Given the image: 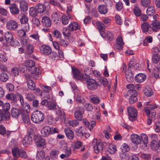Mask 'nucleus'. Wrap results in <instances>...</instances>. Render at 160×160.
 I'll return each mask as SVG.
<instances>
[{"label":"nucleus","instance_id":"16","mask_svg":"<svg viewBox=\"0 0 160 160\" xmlns=\"http://www.w3.org/2000/svg\"><path fill=\"white\" fill-rule=\"evenodd\" d=\"M17 23L14 20H10L8 22L7 24V29L11 30H14L17 28Z\"/></svg>","mask_w":160,"mask_h":160},{"label":"nucleus","instance_id":"6","mask_svg":"<svg viewBox=\"0 0 160 160\" xmlns=\"http://www.w3.org/2000/svg\"><path fill=\"white\" fill-rule=\"evenodd\" d=\"M25 64L29 72L31 73H39V69L35 67V62L31 60H28L25 61Z\"/></svg>","mask_w":160,"mask_h":160},{"label":"nucleus","instance_id":"40","mask_svg":"<svg viewBox=\"0 0 160 160\" xmlns=\"http://www.w3.org/2000/svg\"><path fill=\"white\" fill-rule=\"evenodd\" d=\"M143 91L145 95L148 97L151 96L153 94L152 89L149 87L146 88Z\"/></svg>","mask_w":160,"mask_h":160},{"label":"nucleus","instance_id":"5","mask_svg":"<svg viewBox=\"0 0 160 160\" xmlns=\"http://www.w3.org/2000/svg\"><path fill=\"white\" fill-rule=\"evenodd\" d=\"M31 118L33 122L39 124L43 122L44 119V114L41 111L36 110L32 114Z\"/></svg>","mask_w":160,"mask_h":160},{"label":"nucleus","instance_id":"24","mask_svg":"<svg viewBox=\"0 0 160 160\" xmlns=\"http://www.w3.org/2000/svg\"><path fill=\"white\" fill-rule=\"evenodd\" d=\"M19 7L21 11L25 12L28 9V6L27 2L24 0L19 1Z\"/></svg>","mask_w":160,"mask_h":160},{"label":"nucleus","instance_id":"57","mask_svg":"<svg viewBox=\"0 0 160 160\" xmlns=\"http://www.w3.org/2000/svg\"><path fill=\"white\" fill-rule=\"evenodd\" d=\"M48 106L50 110H54L56 108L55 104L52 101L49 102Z\"/></svg>","mask_w":160,"mask_h":160},{"label":"nucleus","instance_id":"12","mask_svg":"<svg viewBox=\"0 0 160 160\" xmlns=\"http://www.w3.org/2000/svg\"><path fill=\"white\" fill-rule=\"evenodd\" d=\"M34 141L38 147H43L45 144V141L40 136H35L34 137Z\"/></svg>","mask_w":160,"mask_h":160},{"label":"nucleus","instance_id":"29","mask_svg":"<svg viewBox=\"0 0 160 160\" xmlns=\"http://www.w3.org/2000/svg\"><path fill=\"white\" fill-rule=\"evenodd\" d=\"M150 146L152 149L154 150H158L159 149L160 146L159 145V142L154 140H152L150 143Z\"/></svg>","mask_w":160,"mask_h":160},{"label":"nucleus","instance_id":"59","mask_svg":"<svg viewBox=\"0 0 160 160\" xmlns=\"http://www.w3.org/2000/svg\"><path fill=\"white\" fill-rule=\"evenodd\" d=\"M18 69L20 72H24L27 70V69H28V68L25 64L24 65L20 64L19 65Z\"/></svg>","mask_w":160,"mask_h":160},{"label":"nucleus","instance_id":"55","mask_svg":"<svg viewBox=\"0 0 160 160\" xmlns=\"http://www.w3.org/2000/svg\"><path fill=\"white\" fill-rule=\"evenodd\" d=\"M150 0H141V4L144 7H147L150 5Z\"/></svg>","mask_w":160,"mask_h":160},{"label":"nucleus","instance_id":"49","mask_svg":"<svg viewBox=\"0 0 160 160\" xmlns=\"http://www.w3.org/2000/svg\"><path fill=\"white\" fill-rule=\"evenodd\" d=\"M8 43L11 46L16 47L18 45L19 42L16 39H14L13 38Z\"/></svg>","mask_w":160,"mask_h":160},{"label":"nucleus","instance_id":"20","mask_svg":"<svg viewBox=\"0 0 160 160\" xmlns=\"http://www.w3.org/2000/svg\"><path fill=\"white\" fill-rule=\"evenodd\" d=\"M10 116L9 112H5L2 110H0V121L9 119Z\"/></svg>","mask_w":160,"mask_h":160},{"label":"nucleus","instance_id":"8","mask_svg":"<svg viewBox=\"0 0 160 160\" xmlns=\"http://www.w3.org/2000/svg\"><path fill=\"white\" fill-rule=\"evenodd\" d=\"M127 111L129 120L133 121L137 115L136 110L134 107H130L127 108Z\"/></svg>","mask_w":160,"mask_h":160},{"label":"nucleus","instance_id":"27","mask_svg":"<svg viewBox=\"0 0 160 160\" xmlns=\"http://www.w3.org/2000/svg\"><path fill=\"white\" fill-rule=\"evenodd\" d=\"M38 13H43L46 10L45 6L42 4H37L35 7Z\"/></svg>","mask_w":160,"mask_h":160},{"label":"nucleus","instance_id":"23","mask_svg":"<svg viewBox=\"0 0 160 160\" xmlns=\"http://www.w3.org/2000/svg\"><path fill=\"white\" fill-rule=\"evenodd\" d=\"M136 82L139 83H142L146 79V75L145 74L140 73L137 74L135 77Z\"/></svg>","mask_w":160,"mask_h":160},{"label":"nucleus","instance_id":"36","mask_svg":"<svg viewBox=\"0 0 160 160\" xmlns=\"http://www.w3.org/2000/svg\"><path fill=\"white\" fill-rule=\"evenodd\" d=\"M38 12L34 7H32L29 8V14L32 17H36L38 15Z\"/></svg>","mask_w":160,"mask_h":160},{"label":"nucleus","instance_id":"25","mask_svg":"<svg viewBox=\"0 0 160 160\" xmlns=\"http://www.w3.org/2000/svg\"><path fill=\"white\" fill-rule=\"evenodd\" d=\"M11 113L13 118H17L20 114H22L20 110L14 108H12L11 110Z\"/></svg>","mask_w":160,"mask_h":160},{"label":"nucleus","instance_id":"18","mask_svg":"<svg viewBox=\"0 0 160 160\" xmlns=\"http://www.w3.org/2000/svg\"><path fill=\"white\" fill-rule=\"evenodd\" d=\"M84 124L89 129L90 131L92 130L93 127L96 125V122L94 121H92L89 122L86 118L83 120Z\"/></svg>","mask_w":160,"mask_h":160},{"label":"nucleus","instance_id":"19","mask_svg":"<svg viewBox=\"0 0 160 160\" xmlns=\"http://www.w3.org/2000/svg\"><path fill=\"white\" fill-rule=\"evenodd\" d=\"M41 23L44 27L48 28L51 25V21L49 17L47 16H44L42 19Z\"/></svg>","mask_w":160,"mask_h":160},{"label":"nucleus","instance_id":"7","mask_svg":"<svg viewBox=\"0 0 160 160\" xmlns=\"http://www.w3.org/2000/svg\"><path fill=\"white\" fill-rule=\"evenodd\" d=\"M68 27V30L67 29H66L65 31L63 32V35L67 37H69L70 35V31H72L73 30L80 29L79 25L76 22L71 23Z\"/></svg>","mask_w":160,"mask_h":160},{"label":"nucleus","instance_id":"11","mask_svg":"<svg viewBox=\"0 0 160 160\" xmlns=\"http://www.w3.org/2000/svg\"><path fill=\"white\" fill-rule=\"evenodd\" d=\"M83 107H77L76 108V111L74 113L75 118L78 121H81L83 118L82 114L84 112Z\"/></svg>","mask_w":160,"mask_h":160},{"label":"nucleus","instance_id":"46","mask_svg":"<svg viewBox=\"0 0 160 160\" xmlns=\"http://www.w3.org/2000/svg\"><path fill=\"white\" fill-rule=\"evenodd\" d=\"M45 155V152L41 151L38 152L36 158L38 160H41L44 159Z\"/></svg>","mask_w":160,"mask_h":160},{"label":"nucleus","instance_id":"17","mask_svg":"<svg viewBox=\"0 0 160 160\" xmlns=\"http://www.w3.org/2000/svg\"><path fill=\"white\" fill-rule=\"evenodd\" d=\"M51 128L49 126H45L41 130V133L42 136L46 137L48 136L49 134H52L51 132Z\"/></svg>","mask_w":160,"mask_h":160},{"label":"nucleus","instance_id":"3","mask_svg":"<svg viewBox=\"0 0 160 160\" xmlns=\"http://www.w3.org/2000/svg\"><path fill=\"white\" fill-rule=\"evenodd\" d=\"M6 98L8 100L13 101L14 103H17L19 101L21 103V108L24 107L23 97L19 93H17L16 94H14L13 93L8 94L6 96Z\"/></svg>","mask_w":160,"mask_h":160},{"label":"nucleus","instance_id":"44","mask_svg":"<svg viewBox=\"0 0 160 160\" xmlns=\"http://www.w3.org/2000/svg\"><path fill=\"white\" fill-rule=\"evenodd\" d=\"M59 152L56 150H53L51 151L50 156L52 159H56L58 157Z\"/></svg>","mask_w":160,"mask_h":160},{"label":"nucleus","instance_id":"52","mask_svg":"<svg viewBox=\"0 0 160 160\" xmlns=\"http://www.w3.org/2000/svg\"><path fill=\"white\" fill-rule=\"evenodd\" d=\"M120 159H126L128 160L129 155L127 153L122 152L120 154Z\"/></svg>","mask_w":160,"mask_h":160},{"label":"nucleus","instance_id":"61","mask_svg":"<svg viewBox=\"0 0 160 160\" xmlns=\"http://www.w3.org/2000/svg\"><path fill=\"white\" fill-rule=\"evenodd\" d=\"M106 38L110 41H111L114 38L113 35L110 32L108 31L106 33Z\"/></svg>","mask_w":160,"mask_h":160},{"label":"nucleus","instance_id":"13","mask_svg":"<svg viewBox=\"0 0 160 160\" xmlns=\"http://www.w3.org/2000/svg\"><path fill=\"white\" fill-rule=\"evenodd\" d=\"M150 27L153 31H158L160 30V21L156 20L153 21Z\"/></svg>","mask_w":160,"mask_h":160},{"label":"nucleus","instance_id":"9","mask_svg":"<svg viewBox=\"0 0 160 160\" xmlns=\"http://www.w3.org/2000/svg\"><path fill=\"white\" fill-rule=\"evenodd\" d=\"M128 94H130L129 100L130 104L134 103L137 101L138 99L137 96L138 95V92L136 90H129L128 91Z\"/></svg>","mask_w":160,"mask_h":160},{"label":"nucleus","instance_id":"26","mask_svg":"<svg viewBox=\"0 0 160 160\" xmlns=\"http://www.w3.org/2000/svg\"><path fill=\"white\" fill-rule=\"evenodd\" d=\"M132 142L136 144L140 143V136L136 134H133L131 135Z\"/></svg>","mask_w":160,"mask_h":160},{"label":"nucleus","instance_id":"51","mask_svg":"<svg viewBox=\"0 0 160 160\" xmlns=\"http://www.w3.org/2000/svg\"><path fill=\"white\" fill-rule=\"evenodd\" d=\"M52 34L53 36L56 38H60L62 36L60 32L57 30H54L52 31Z\"/></svg>","mask_w":160,"mask_h":160},{"label":"nucleus","instance_id":"32","mask_svg":"<svg viewBox=\"0 0 160 160\" xmlns=\"http://www.w3.org/2000/svg\"><path fill=\"white\" fill-rule=\"evenodd\" d=\"M117 147L115 145H110L107 149V151L111 154H114L116 151Z\"/></svg>","mask_w":160,"mask_h":160},{"label":"nucleus","instance_id":"30","mask_svg":"<svg viewBox=\"0 0 160 160\" xmlns=\"http://www.w3.org/2000/svg\"><path fill=\"white\" fill-rule=\"evenodd\" d=\"M98 10L99 13L101 14H105L108 11L106 6L105 5H101L99 6L98 8Z\"/></svg>","mask_w":160,"mask_h":160},{"label":"nucleus","instance_id":"21","mask_svg":"<svg viewBox=\"0 0 160 160\" xmlns=\"http://www.w3.org/2000/svg\"><path fill=\"white\" fill-rule=\"evenodd\" d=\"M82 142L79 141H74L73 142V145H72V150L74 152H77L82 145Z\"/></svg>","mask_w":160,"mask_h":160},{"label":"nucleus","instance_id":"15","mask_svg":"<svg viewBox=\"0 0 160 160\" xmlns=\"http://www.w3.org/2000/svg\"><path fill=\"white\" fill-rule=\"evenodd\" d=\"M9 8L10 9V12L12 14L17 15L19 12V9L17 5L15 3L10 4L9 6Z\"/></svg>","mask_w":160,"mask_h":160},{"label":"nucleus","instance_id":"60","mask_svg":"<svg viewBox=\"0 0 160 160\" xmlns=\"http://www.w3.org/2000/svg\"><path fill=\"white\" fill-rule=\"evenodd\" d=\"M115 7L117 11H120L123 8V4L122 2H119L116 3Z\"/></svg>","mask_w":160,"mask_h":160},{"label":"nucleus","instance_id":"50","mask_svg":"<svg viewBox=\"0 0 160 160\" xmlns=\"http://www.w3.org/2000/svg\"><path fill=\"white\" fill-rule=\"evenodd\" d=\"M28 17L25 15H23L20 19V21L22 24L28 23Z\"/></svg>","mask_w":160,"mask_h":160},{"label":"nucleus","instance_id":"28","mask_svg":"<svg viewBox=\"0 0 160 160\" xmlns=\"http://www.w3.org/2000/svg\"><path fill=\"white\" fill-rule=\"evenodd\" d=\"M64 131L67 137L69 139H72L74 137L73 131L69 128H67L64 129Z\"/></svg>","mask_w":160,"mask_h":160},{"label":"nucleus","instance_id":"45","mask_svg":"<svg viewBox=\"0 0 160 160\" xmlns=\"http://www.w3.org/2000/svg\"><path fill=\"white\" fill-rule=\"evenodd\" d=\"M74 97L76 98V101L77 103H82V100L83 98L81 96V94L78 92H75Z\"/></svg>","mask_w":160,"mask_h":160},{"label":"nucleus","instance_id":"41","mask_svg":"<svg viewBox=\"0 0 160 160\" xmlns=\"http://www.w3.org/2000/svg\"><path fill=\"white\" fill-rule=\"evenodd\" d=\"M150 25L147 22L142 23L141 25V27L142 31L145 32H148L149 28H150Z\"/></svg>","mask_w":160,"mask_h":160},{"label":"nucleus","instance_id":"2","mask_svg":"<svg viewBox=\"0 0 160 160\" xmlns=\"http://www.w3.org/2000/svg\"><path fill=\"white\" fill-rule=\"evenodd\" d=\"M12 152L14 158V160L19 157L28 160L30 159L26 152L23 149L18 147H13L12 148Z\"/></svg>","mask_w":160,"mask_h":160},{"label":"nucleus","instance_id":"62","mask_svg":"<svg viewBox=\"0 0 160 160\" xmlns=\"http://www.w3.org/2000/svg\"><path fill=\"white\" fill-rule=\"evenodd\" d=\"M22 29L25 32H28L29 30V25L28 23L22 24Z\"/></svg>","mask_w":160,"mask_h":160},{"label":"nucleus","instance_id":"14","mask_svg":"<svg viewBox=\"0 0 160 160\" xmlns=\"http://www.w3.org/2000/svg\"><path fill=\"white\" fill-rule=\"evenodd\" d=\"M40 50L42 53L46 55H48L52 52L51 48L49 46L45 45L41 46L40 48Z\"/></svg>","mask_w":160,"mask_h":160},{"label":"nucleus","instance_id":"4","mask_svg":"<svg viewBox=\"0 0 160 160\" xmlns=\"http://www.w3.org/2000/svg\"><path fill=\"white\" fill-rule=\"evenodd\" d=\"M92 145L95 152L98 153L102 151L103 149L106 147L107 144L105 142H102L100 140H97L96 138H94L92 142Z\"/></svg>","mask_w":160,"mask_h":160},{"label":"nucleus","instance_id":"37","mask_svg":"<svg viewBox=\"0 0 160 160\" xmlns=\"http://www.w3.org/2000/svg\"><path fill=\"white\" fill-rule=\"evenodd\" d=\"M147 14L150 16H153L155 13V9L153 7H148L146 11Z\"/></svg>","mask_w":160,"mask_h":160},{"label":"nucleus","instance_id":"38","mask_svg":"<svg viewBox=\"0 0 160 160\" xmlns=\"http://www.w3.org/2000/svg\"><path fill=\"white\" fill-rule=\"evenodd\" d=\"M52 19L54 21L58 22L61 19V16L57 12H54L52 15Z\"/></svg>","mask_w":160,"mask_h":160},{"label":"nucleus","instance_id":"64","mask_svg":"<svg viewBox=\"0 0 160 160\" xmlns=\"http://www.w3.org/2000/svg\"><path fill=\"white\" fill-rule=\"evenodd\" d=\"M155 130L156 132H160V122H156L155 124Z\"/></svg>","mask_w":160,"mask_h":160},{"label":"nucleus","instance_id":"35","mask_svg":"<svg viewBox=\"0 0 160 160\" xmlns=\"http://www.w3.org/2000/svg\"><path fill=\"white\" fill-rule=\"evenodd\" d=\"M22 117L23 122L24 123L29 124L30 123V118L29 115L28 114L22 113Z\"/></svg>","mask_w":160,"mask_h":160},{"label":"nucleus","instance_id":"56","mask_svg":"<svg viewBox=\"0 0 160 160\" xmlns=\"http://www.w3.org/2000/svg\"><path fill=\"white\" fill-rule=\"evenodd\" d=\"M121 148L122 152H128L130 150L129 146L126 143H124L122 146Z\"/></svg>","mask_w":160,"mask_h":160},{"label":"nucleus","instance_id":"34","mask_svg":"<svg viewBox=\"0 0 160 160\" xmlns=\"http://www.w3.org/2000/svg\"><path fill=\"white\" fill-rule=\"evenodd\" d=\"M5 39L7 43L8 42L13 38V35L10 32H6L4 34Z\"/></svg>","mask_w":160,"mask_h":160},{"label":"nucleus","instance_id":"33","mask_svg":"<svg viewBox=\"0 0 160 160\" xmlns=\"http://www.w3.org/2000/svg\"><path fill=\"white\" fill-rule=\"evenodd\" d=\"M140 143H143L144 144H147L148 143V137L145 134H142L140 136Z\"/></svg>","mask_w":160,"mask_h":160},{"label":"nucleus","instance_id":"63","mask_svg":"<svg viewBox=\"0 0 160 160\" xmlns=\"http://www.w3.org/2000/svg\"><path fill=\"white\" fill-rule=\"evenodd\" d=\"M69 123L70 125L73 127H76L79 124V122L75 120L69 121Z\"/></svg>","mask_w":160,"mask_h":160},{"label":"nucleus","instance_id":"42","mask_svg":"<svg viewBox=\"0 0 160 160\" xmlns=\"http://www.w3.org/2000/svg\"><path fill=\"white\" fill-rule=\"evenodd\" d=\"M160 56L158 54H154L152 58V61L153 63L155 64H157L160 60Z\"/></svg>","mask_w":160,"mask_h":160},{"label":"nucleus","instance_id":"54","mask_svg":"<svg viewBox=\"0 0 160 160\" xmlns=\"http://www.w3.org/2000/svg\"><path fill=\"white\" fill-rule=\"evenodd\" d=\"M141 158L142 159L149 160L151 159L152 156L149 154L142 153L140 155Z\"/></svg>","mask_w":160,"mask_h":160},{"label":"nucleus","instance_id":"39","mask_svg":"<svg viewBox=\"0 0 160 160\" xmlns=\"http://www.w3.org/2000/svg\"><path fill=\"white\" fill-rule=\"evenodd\" d=\"M28 88L32 91H34L35 89L36 85L34 82L32 80H29L27 83Z\"/></svg>","mask_w":160,"mask_h":160},{"label":"nucleus","instance_id":"10","mask_svg":"<svg viewBox=\"0 0 160 160\" xmlns=\"http://www.w3.org/2000/svg\"><path fill=\"white\" fill-rule=\"evenodd\" d=\"M35 135L33 133H29L26 135L22 141L23 144L25 147H27L29 145L31 144L32 142V138L34 139Z\"/></svg>","mask_w":160,"mask_h":160},{"label":"nucleus","instance_id":"43","mask_svg":"<svg viewBox=\"0 0 160 160\" xmlns=\"http://www.w3.org/2000/svg\"><path fill=\"white\" fill-rule=\"evenodd\" d=\"M159 67H155L152 72L154 77L156 78H158L159 77V71L160 70L159 69Z\"/></svg>","mask_w":160,"mask_h":160},{"label":"nucleus","instance_id":"53","mask_svg":"<svg viewBox=\"0 0 160 160\" xmlns=\"http://www.w3.org/2000/svg\"><path fill=\"white\" fill-rule=\"evenodd\" d=\"M133 12L135 15L137 17L141 15V12L140 9L138 7L135 6L133 10Z\"/></svg>","mask_w":160,"mask_h":160},{"label":"nucleus","instance_id":"47","mask_svg":"<svg viewBox=\"0 0 160 160\" xmlns=\"http://www.w3.org/2000/svg\"><path fill=\"white\" fill-rule=\"evenodd\" d=\"M62 18V23L64 25L67 24L69 22L70 18L64 15H63Z\"/></svg>","mask_w":160,"mask_h":160},{"label":"nucleus","instance_id":"1","mask_svg":"<svg viewBox=\"0 0 160 160\" xmlns=\"http://www.w3.org/2000/svg\"><path fill=\"white\" fill-rule=\"evenodd\" d=\"M72 71L75 77L82 82L86 81L88 87L90 90H93L95 89L97 87L98 84L96 81L92 79H88V76L84 75L82 73L77 69H72Z\"/></svg>","mask_w":160,"mask_h":160},{"label":"nucleus","instance_id":"22","mask_svg":"<svg viewBox=\"0 0 160 160\" xmlns=\"http://www.w3.org/2000/svg\"><path fill=\"white\" fill-rule=\"evenodd\" d=\"M126 78L128 81L131 82L133 80L134 75L133 73L130 70L128 69L125 72Z\"/></svg>","mask_w":160,"mask_h":160},{"label":"nucleus","instance_id":"48","mask_svg":"<svg viewBox=\"0 0 160 160\" xmlns=\"http://www.w3.org/2000/svg\"><path fill=\"white\" fill-rule=\"evenodd\" d=\"M2 105V111H4L5 112H9V111L10 109V106L9 103L3 104Z\"/></svg>","mask_w":160,"mask_h":160},{"label":"nucleus","instance_id":"58","mask_svg":"<svg viewBox=\"0 0 160 160\" xmlns=\"http://www.w3.org/2000/svg\"><path fill=\"white\" fill-rule=\"evenodd\" d=\"M35 98V95L31 93H28L26 96V98L29 101H33Z\"/></svg>","mask_w":160,"mask_h":160},{"label":"nucleus","instance_id":"31","mask_svg":"<svg viewBox=\"0 0 160 160\" xmlns=\"http://www.w3.org/2000/svg\"><path fill=\"white\" fill-rule=\"evenodd\" d=\"M8 76L6 72H3L0 74V80L3 82H6L8 79Z\"/></svg>","mask_w":160,"mask_h":160}]
</instances>
